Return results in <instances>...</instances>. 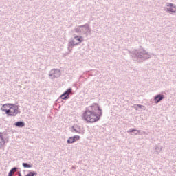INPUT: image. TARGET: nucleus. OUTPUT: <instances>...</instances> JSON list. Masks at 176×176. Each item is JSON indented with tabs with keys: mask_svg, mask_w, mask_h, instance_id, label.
Returning <instances> with one entry per match:
<instances>
[{
	"mask_svg": "<svg viewBox=\"0 0 176 176\" xmlns=\"http://www.w3.org/2000/svg\"><path fill=\"white\" fill-rule=\"evenodd\" d=\"M36 175H38V173H36V171H29V173H28L25 176H36Z\"/></svg>",
	"mask_w": 176,
	"mask_h": 176,
	"instance_id": "nucleus-18",
	"label": "nucleus"
},
{
	"mask_svg": "<svg viewBox=\"0 0 176 176\" xmlns=\"http://www.w3.org/2000/svg\"><path fill=\"white\" fill-rule=\"evenodd\" d=\"M1 142H3V144H5V139H4L3 138L1 139Z\"/></svg>",
	"mask_w": 176,
	"mask_h": 176,
	"instance_id": "nucleus-24",
	"label": "nucleus"
},
{
	"mask_svg": "<svg viewBox=\"0 0 176 176\" xmlns=\"http://www.w3.org/2000/svg\"><path fill=\"white\" fill-rule=\"evenodd\" d=\"M131 57L133 58V60H134V61L142 63L145 61V60H148V58H151V54H149L146 50L140 49L138 50L133 51L131 54Z\"/></svg>",
	"mask_w": 176,
	"mask_h": 176,
	"instance_id": "nucleus-2",
	"label": "nucleus"
},
{
	"mask_svg": "<svg viewBox=\"0 0 176 176\" xmlns=\"http://www.w3.org/2000/svg\"><path fill=\"white\" fill-rule=\"evenodd\" d=\"M155 153H160L162 152V147H160L158 146H155Z\"/></svg>",
	"mask_w": 176,
	"mask_h": 176,
	"instance_id": "nucleus-20",
	"label": "nucleus"
},
{
	"mask_svg": "<svg viewBox=\"0 0 176 176\" xmlns=\"http://www.w3.org/2000/svg\"><path fill=\"white\" fill-rule=\"evenodd\" d=\"M164 100V95L163 94H157L154 97V101L155 104H159L160 101Z\"/></svg>",
	"mask_w": 176,
	"mask_h": 176,
	"instance_id": "nucleus-10",
	"label": "nucleus"
},
{
	"mask_svg": "<svg viewBox=\"0 0 176 176\" xmlns=\"http://www.w3.org/2000/svg\"><path fill=\"white\" fill-rule=\"evenodd\" d=\"M10 111L11 113V116H17V115L20 114L21 111L19 110V106L15 104H11L10 106Z\"/></svg>",
	"mask_w": 176,
	"mask_h": 176,
	"instance_id": "nucleus-5",
	"label": "nucleus"
},
{
	"mask_svg": "<svg viewBox=\"0 0 176 176\" xmlns=\"http://www.w3.org/2000/svg\"><path fill=\"white\" fill-rule=\"evenodd\" d=\"M74 31L76 34H82V35H85L86 36L91 34V29H90L89 23L77 26Z\"/></svg>",
	"mask_w": 176,
	"mask_h": 176,
	"instance_id": "nucleus-3",
	"label": "nucleus"
},
{
	"mask_svg": "<svg viewBox=\"0 0 176 176\" xmlns=\"http://www.w3.org/2000/svg\"><path fill=\"white\" fill-rule=\"evenodd\" d=\"M17 170H19V168L17 167H14L12 168L8 173V176H13V173H14V171H17Z\"/></svg>",
	"mask_w": 176,
	"mask_h": 176,
	"instance_id": "nucleus-15",
	"label": "nucleus"
},
{
	"mask_svg": "<svg viewBox=\"0 0 176 176\" xmlns=\"http://www.w3.org/2000/svg\"><path fill=\"white\" fill-rule=\"evenodd\" d=\"M71 93H72V89L70 87L67 89L63 94H62L59 98L61 100H67L69 99V96H71Z\"/></svg>",
	"mask_w": 176,
	"mask_h": 176,
	"instance_id": "nucleus-6",
	"label": "nucleus"
},
{
	"mask_svg": "<svg viewBox=\"0 0 176 176\" xmlns=\"http://www.w3.org/2000/svg\"><path fill=\"white\" fill-rule=\"evenodd\" d=\"M14 126L19 128L25 127V122H24V121H18L14 123Z\"/></svg>",
	"mask_w": 176,
	"mask_h": 176,
	"instance_id": "nucleus-11",
	"label": "nucleus"
},
{
	"mask_svg": "<svg viewBox=\"0 0 176 176\" xmlns=\"http://www.w3.org/2000/svg\"><path fill=\"white\" fill-rule=\"evenodd\" d=\"M3 112H5L6 113V115H8V116H12V113H10V109L9 108V109H3Z\"/></svg>",
	"mask_w": 176,
	"mask_h": 176,
	"instance_id": "nucleus-19",
	"label": "nucleus"
},
{
	"mask_svg": "<svg viewBox=\"0 0 176 176\" xmlns=\"http://www.w3.org/2000/svg\"><path fill=\"white\" fill-rule=\"evenodd\" d=\"M80 140V136L76 135L72 137H70L67 140V144H75L76 141H79Z\"/></svg>",
	"mask_w": 176,
	"mask_h": 176,
	"instance_id": "nucleus-8",
	"label": "nucleus"
},
{
	"mask_svg": "<svg viewBox=\"0 0 176 176\" xmlns=\"http://www.w3.org/2000/svg\"><path fill=\"white\" fill-rule=\"evenodd\" d=\"M101 116H102V109L97 103H92L91 106L86 107L82 114V118L87 123H96L101 119Z\"/></svg>",
	"mask_w": 176,
	"mask_h": 176,
	"instance_id": "nucleus-1",
	"label": "nucleus"
},
{
	"mask_svg": "<svg viewBox=\"0 0 176 176\" xmlns=\"http://www.w3.org/2000/svg\"><path fill=\"white\" fill-rule=\"evenodd\" d=\"M23 167H24V168H32V165L27 163V162H23L22 164Z\"/></svg>",
	"mask_w": 176,
	"mask_h": 176,
	"instance_id": "nucleus-17",
	"label": "nucleus"
},
{
	"mask_svg": "<svg viewBox=\"0 0 176 176\" xmlns=\"http://www.w3.org/2000/svg\"><path fill=\"white\" fill-rule=\"evenodd\" d=\"M79 45V43H75V41L74 40H71L70 41H69L68 43V50L69 52H72V49H74V47H75V46H78Z\"/></svg>",
	"mask_w": 176,
	"mask_h": 176,
	"instance_id": "nucleus-9",
	"label": "nucleus"
},
{
	"mask_svg": "<svg viewBox=\"0 0 176 176\" xmlns=\"http://www.w3.org/2000/svg\"><path fill=\"white\" fill-rule=\"evenodd\" d=\"M18 176H23L21 172H18Z\"/></svg>",
	"mask_w": 176,
	"mask_h": 176,
	"instance_id": "nucleus-25",
	"label": "nucleus"
},
{
	"mask_svg": "<svg viewBox=\"0 0 176 176\" xmlns=\"http://www.w3.org/2000/svg\"><path fill=\"white\" fill-rule=\"evenodd\" d=\"M0 138H1V140H2V138H3V135H2L1 132H0Z\"/></svg>",
	"mask_w": 176,
	"mask_h": 176,
	"instance_id": "nucleus-23",
	"label": "nucleus"
},
{
	"mask_svg": "<svg viewBox=\"0 0 176 176\" xmlns=\"http://www.w3.org/2000/svg\"><path fill=\"white\" fill-rule=\"evenodd\" d=\"M166 6H169L170 8H174V6H174V4L170 3H167Z\"/></svg>",
	"mask_w": 176,
	"mask_h": 176,
	"instance_id": "nucleus-22",
	"label": "nucleus"
},
{
	"mask_svg": "<svg viewBox=\"0 0 176 176\" xmlns=\"http://www.w3.org/2000/svg\"><path fill=\"white\" fill-rule=\"evenodd\" d=\"M72 168L75 170L76 168V166H72Z\"/></svg>",
	"mask_w": 176,
	"mask_h": 176,
	"instance_id": "nucleus-26",
	"label": "nucleus"
},
{
	"mask_svg": "<svg viewBox=\"0 0 176 176\" xmlns=\"http://www.w3.org/2000/svg\"><path fill=\"white\" fill-rule=\"evenodd\" d=\"M133 108L135 109V111H138V109H143V111H145V106L142 104H135Z\"/></svg>",
	"mask_w": 176,
	"mask_h": 176,
	"instance_id": "nucleus-13",
	"label": "nucleus"
},
{
	"mask_svg": "<svg viewBox=\"0 0 176 176\" xmlns=\"http://www.w3.org/2000/svg\"><path fill=\"white\" fill-rule=\"evenodd\" d=\"M71 133H76V134H82V129L80 126L74 125L69 129Z\"/></svg>",
	"mask_w": 176,
	"mask_h": 176,
	"instance_id": "nucleus-7",
	"label": "nucleus"
},
{
	"mask_svg": "<svg viewBox=\"0 0 176 176\" xmlns=\"http://www.w3.org/2000/svg\"><path fill=\"white\" fill-rule=\"evenodd\" d=\"M49 76L50 79H55L56 78H60V76H61V72L58 69H53L50 70Z\"/></svg>",
	"mask_w": 176,
	"mask_h": 176,
	"instance_id": "nucleus-4",
	"label": "nucleus"
},
{
	"mask_svg": "<svg viewBox=\"0 0 176 176\" xmlns=\"http://www.w3.org/2000/svg\"><path fill=\"white\" fill-rule=\"evenodd\" d=\"M10 103L3 104L1 107V111H3V109H6V108H10Z\"/></svg>",
	"mask_w": 176,
	"mask_h": 176,
	"instance_id": "nucleus-21",
	"label": "nucleus"
},
{
	"mask_svg": "<svg viewBox=\"0 0 176 176\" xmlns=\"http://www.w3.org/2000/svg\"><path fill=\"white\" fill-rule=\"evenodd\" d=\"M127 133H134V135H138V134H140V133H141V131L137 130V129H135L131 128V129L127 131Z\"/></svg>",
	"mask_w": 176,
	"mask_h": 176,
	"instance_id": "nucleus-12",
	"label": "nucleus"
},
{
	"mask_svg": "<svg viewBox=\"0 0 176 176\" xmlns=\"http://www.w3.org/2000/svg\"><path fill=\"white\" fill-rule=\"evenodd\" d=\"M166 12H168V13H170V14L173 13H176V6L167 8Z\"/></svg>",
	"mask_w": 176,
	"mask_h": 176,
	"instance_id": "nucleus-14",
	"label": "nucleus"
},
{
	"mask_svg": "<svg viewBox=\"0 0 176 176\" xmlns=\"http://www.w3.org/2000/svg\"><path fill=\"white\" fill-rule=\"evenodd\" d=\"M74 39H76V41H78V43H82V42H83V36H74Z\"/></svg>",
	"mask_w": 176,
	"mask_h": 176,
	"instance_id": "nucleus-16",
	"label": "nucleus"
}]
</instances>
